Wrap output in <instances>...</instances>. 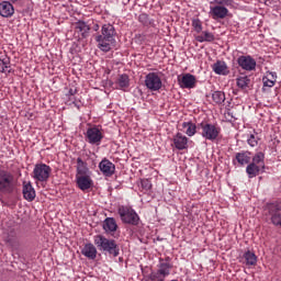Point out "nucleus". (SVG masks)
Instances as JSON below:
<instances>
[{
    "label": "nucleus",
    "mask_w": 281,
    "mask_h": 281,
    "mask_svg": "<svg viewBox=\"0 0 281 281\" xmlns=\"http://www.w3.org/2000/svg\"><path fill=\"white\" fill-rule=\"evenodd\" d=\"M69 94H70V95H75V94H76V90L70 89V90H69Z\"/></svg>",
    "instance_id": "37998d69"
},
{
    "label": "nucleus",
    "mask_w": 281,
    "mask_h": 281,
    "mask_svg": "<svg viewBox=\"0 0 281 281\" xmlns=\"http://www.w3.org/2000/svg\"><path fill=\"white\" fill-rule=\"evenodd\" d=\"M263 87H273L276 85L274 78L269 79V78H263Z\"/></svg>",
    "instance_id": "ea45409f"
},
{
    "label": "nucleus",
    "mask_w": 281,
    "mask_h": 281,
    "mask_svg": "<svg viewBox=\"0 0 281 281\" xmlns=\"http://www.w3.org/2000/svg\"><path fill=\"white\" fill-rule=\"evenodd\" d=\"M117 85L121 89H128L131 85V80L128 79V75L123 74L117 79Z\"/></svg>",
    "instance_id": "cd10ccee"
},
{
    "label": "nucleus",
    "mask_w": 281,
    "mask_h": 281,
    "mask_svg": "<svg viewBox=\"0 0 281 281\" xmlns=\"http://www.w3.org/2000/svg\"><path fill=\"white\" fill-rule=\"evenodd\" d=\"M104 135L102 131L98 127H89L86 133V139L89 144H94L95 146H100Z\"/></svg>",
    "instance_id": "6e6552de"
},
{
    "label": "nucleus",
    "mask_w": 281,
    "mask_h": 281,
    "mask_svg": "<svg viewBox=\"0 0 281 281\" xmlns=\"http://www.w3.org/2000/svg\"><path fill=\"white\" fill-rule=\"evenodd\" d=\"M158 273L166 280V276H170V265L161 263Z\"/></svg>",
    "instance_id": "473e14b6"
},
{
    "label": "nucleus",
    "mask_w": 281,
    "mask_h": 281,
    "mask_svg": "<svg viewBox=\"0 0 281 281\" xmlns=\"http://www.w3.org/2000/svg\"><path fill=\"white\" fill-rule=\"evenodd\" d=\"M225 115H226L227 120H229V122H232V120H236V119L234 117V113H232L231 111H228L227 113H225Z\"/></svg>",
    "instance_id": "a19ab883"
},
{
    "label": "nucleus",
    "mask_w": 281,
    "mask_h": 281,
    "mask_svg": "<svg viewBox=\"0 0 281 281\" xmlns=\"http://www.w3.org/2000/svg\"><path fill=\"white\" fill-rule=\"evenodd\" d=\"M23 196L25 201H34V199H36V191L34 187H32V182L23 184Z\"/></svg>",
    "instance_id": "a211bd4d"
},
{
    "label": "nucleus",
    "mask_w": 281,
    "mask_h": 281,
    "mask_svg": "<svg viewBox=\"0 0 281 281\" xmlns=\"http://www.w3.org/2000/svg\"><path fill=\"white\" fill-rule=\"evenodd\" d=\"M148 277H149V280H151V281H165L166 280L164 278V276H161L158 271L151 272Z\"/></svg>",
    "instance_id": "c9c22d12"
},
{
    "label": "nucleus",
    "mask_w": 281,
    "mask_h": 281,
    "mask_svg": "<svg viewBox=\"0 0 281 281\" xmlns=\"http://www.w3.org/2000/svg\"><path fill=\"white\" fill-rule=\"evenodd\" d=\"M229 14V10L223 5L211 7L210 15L214 21H218V19H225Z\"/></svg>",
    "instance_id": "ddd939ff"
},
{
    "label": "nucleus",
    "mask_w": 281,
    "mask_h": 281,
    "mask_svg": "<svg viewBox=\"0 0 281 281\" xmlns=\"http://www.w3.org/2000/svg\"><path fill=\"white\" fill-rule=\"evenodd\" d=\"M274 78V82L278 79V75L276 72H268V78Z\"/></svg>",
    "instance_id": "79ce46f5"
},
{
    "label": "nucleus",
    "mask_w": 281,
    "mask_h": 281,
    "mask_svg": "<svg viewBox=\"0 0 281 281\" xmlns=\"http://www.w3.org/2000/svg\"><path fill=\"white\" fill-rule=\"evenodd\" d=\"M214 3L225 8V5H232V3H234V0H214Z\"/></svg>",
    "instance_id": "58836bf2"
},
{
    "label": "nucleus",
    "mask_w": 281,
    "mask_h": 281,
    "mask_svg": "<svg viewBox=\"0 0 281 281\" xmlns=\"http://www.w3.org/2000/svg\"><path fill=\"white\" fill-rule=\"evenodd\" d=\"M251 83V79L247 76H241L237 78V87L239 89H247L249 85Z\"/></svg>",
    "instance_id": "c756f323"
},
{
    "label": "nucleus",
    "mask_w": 281,
    "mask_h": 281,
    "mask_svg": "<svg viewBox=\"0 0 281 281\" xmlns=\"http://www.w3.org/2000/svg\"><path fill=\"white\" fill-rule=\"evenodd\" d=\"M99 169L104 177H113L115 175V165L106 158L99 164Z\"/></svg>",
    "instance_id": "9b49d317"
},
{
    "label": "nucleus",
    "mask_w": 281,
    "mask_h": 281,
    "mask_svg": "<svg viewBox=\"0 0 281 281\" xmlns=\"http://www.w3.org/2000/svg\"><path fill=\"white\" fill-rule=\"evenodd\" d=\"M212 69L214 74H217V76H227V74H229V69H227V64L222 60H217L215 64H213Z\"/></svg>",
    "instance_id": "6ab92c4d"
},
{
    "label": "nucleus",
    "mask_w": 281,
    "mask_h": 281,
    "mask_svg": "<svg viewBox=\"0 0 281 281\" xmlns=\"http://www.w3.org/2000/svg\"><path fill=\"white\" fill-rule=\"evenodd\" d=\"M49 175H52V167L45 164H37L33 170V179L35 181L45 182L49 179Z\"/></svg>",
    "instance_id": "423d86ee"
},
{
    "label": "nucleus",
    "mask_w": 281,
    "mask_h": 281,
    "mask_svg": "<svg viewBox=\"0 0 281 281\" xmlns=\"http://www.w3.org/2000/svg\"><path fill=\"white\" fill-rule=\"evenodd\" d=\"M235 159L239 166H247L251 161V153L240 151L235 155Z\"/></svg>",
    "instance_id": "412c9836"
},
{
    "label": "nucleus",
    "mask_w": 281,
    "mask_h": 281,
    "mask_svg": "<svg viewBox=\"0 0 281 281\" xmlns=\"http://www.w3.org/2000/svg\"><path fill=\"white\" fill-rule=\"evenodd\" d=\"M261 168L262 167H260L254 162H250L246 168V172H247L249 179H254V177H258V175H260Z\"/></svg>",
    "instance_id": "4be33fe9"
},
{
    "label": "nucleus",
    "mask_w": 281,
    "mask_h": 281,
    "mask_svg": "<svg viewBox=\"0 0 281 281\" xmlns=\"http://www.w3.org/2000/svg\"><path fill=\"white\" fill-rule=\"evenodd\" d=\"M16 190V182L14 181V175L9 171H0V192L1 194H14Z\"/></svg>",
    "instance_id": "7ed1b4c3"
},
{
    "label": "nucleus",
    "mask_w": 281,
    "mask_h": 281,
    "mask_svg": "<svg viewBox=\"0 0 281 281\" xmlns=\"http://www.w3.org/2000/svg\"><path fill=\"white\" fill-rule=\"evenodd\" d=\"M178 82L182 89H194V85H196V78L194 75L187 74L182 77H179Z\"/></svg>",
    "instance_id": "f8f14e48"
},
{
    "label": "nucleus",
    "mask_w": 281,
    "mask_h": 281,
    "mask_svg": "<svg viewBox=\"0 0 281 281\" xmlns=\"http://www.w3.org/2000/svg\"><path fill=\"white\" fill-rule=\"evenodd\" d=\"M192 27L198 34H200V32H202L203 30V24H201V20L199 19L192 20Z\"/></svg>",
    "instance_id": "72a5a7b5"
},
{
    "label": "nucleus",
    "mask_w": 281,
    "mask_h": 281,
    "mask_svg": "<svg viewBox=\"0 0 281 281\" xmlns=\"http://www.w3.org/2000/svg\"><path fill=\"white\" fill-rule=\"evenodd\" d=\"M145 86L149 91H159L164 83L161 82V77L157 72H149L145 77Z\"/></svg>",
    "instance_id": "0eeeda50"
},
{
    "label": "nucleus",
    "mask_w": 281,
    "mask_h": 281,
    "mask_svg": "<svg viewBox=\"0 0 281 281\" xmlns=\"http://www.w3.org/2000/svg\"><path fill=\"white\" fill-rule=\"evenodd\" d=\"M244 258L248 267H254L258 262V257H256V254H254L251 250H247L244 254Z\"/></svg>",
    "instance_id": "a878e982"
},
{
    "label": "nucleus",
    "mask_w": 281,
    "mask_h": 281,
    "mask_svg": "<svg viewBox=\"0 0 281 281\" xmlns=\"http://www.w3.org/2000/svg\"><path fill=\"white\" fill-rule=\"evenodd\" d=\"M249 146H251V148H256V146H258V137H256V135L251 134L248 139H247Z\"/></svg>",
    "instance_id": "4c0bfd02"
},
{
    "label": "nucleus",
    "mask_w": 281,
    "mask_h": 281,
    "mask_svg": "<svg viewBox=\"0 0 281 281\" xmlns=\"http://www.w3.org/2000/svg\"><path fill=\"white\" fill-rule=\"evenodd\" d=\"M138 21H139V23H142L143 25H150V20L148 19V14H146V13H142V14L138 16Z\"/></svg>",
    "instance_id": "e433bc0d"
},
{
    "label": "nucleus",
    "mask_w": 281,
    "mask_h": 281,
    "mask_svg": "<svg viewBox=\"0 0 281 281\" xmlns=\"http://www.w3.org/2000/svg\"><path fill=\"white\" fill-rule=\"evenodd\" d=\"M212 98L216 104H223V102H225V92L215 91V92H213Z\"/></svg>",
    "instance_id": "2f4dec72"
},
{
    "label": "nucleus",
    "mask_w": 281,
    "mask_h": 281,
    "mask_svg": "<svg viewBox=\"0 0 281 281\" xmlns=\"http://www.w3.org/2000/svg\"><path fill=\"white\" fill-rule=\"evenodd\" d=\"M14 14V5L10 1H2L0 3V16L10 19Z\"/></svg>",
    "instance_id": "4468645a"
},
{
    "label": "nucleus",
    "mask_w": 281,
    "mask_h": 281,
    "mask_svg": "<svg viewBox=\"0 0 281 281\" xmlns=\"http://www.w3.org/2000/svg\"><path fill=\"white\" fill-rule=\"evenodd\" d=\"M215 38L216 37L212 33L203 31L201 35L195 37V41H198V43H212Z\"/></svg>",
    "instance_id": "5701e85b"
},
{
    "label": "nucleus",
    "mask_w": 281,
    "mask_h": 281,
    "mask_svg": "<svg viewBox=\"0 0 281 281\" xmlns=\"http://www.w3.org/2000/svg\"><path fill=\"white\" fill-rule=\"evenodd\" d=\"M119 216L126 225H139V215L128 206L119 207Z\"/></svg>",
    "instance_id": "20e7f679"
},
{
    "label": "nucleus",
    "mask_w": 281,
    "mask_h": 281,
    "mask_svg": "<svg viewBox=\"0 0 281 281\" xmlns=\"http://www.w3.org/2000/svg\"><path fill=\"white\" fill-rule=\"evenodd\" d=\"M252 164L255 166H260V168H265V154L259 151L252 157Z\"/></svg>",
    "instance_id": "7c9ffc66"
},
{
    "label": "nucleus",
    "mask_w": 281,
    "mask_h": 281,
    "mask_svg": "<svg viewBox=\"0 0 281 281\" xmlns=\"http://www.w3.org/2000/svg\"><path fill=\"white\" fill-rule=\"evenodd\" d=\"M94 245L98 247L99 251H102L105 255L108 254L109 256H112V258H117V256H120V245H117L115 239H109L103 235H97L94 237Z\"/></svg>",
    "instance_id": "f03ea898"
},
{
    "label": "nucleus",
    "mask_w": 281,
    "mask_h": 281,
    "mask_svg": "<svg viewBox=\"0 0 281 281\" xmlns=\"http://www.w3.org/2000/svg\"><path fill=\"white\" fill-rule=\"evenodd\" d=\"M263 78H269V80H273V77H269V74H267V77Z\"/></svg>",
    "instance_id": "a18cd8bd"
},
{
    "label": "nucleus",
    "mask_w": 281,
    "mask_h": 281,
    "mask_svg": "<svg viewBox=\"0 0 281 281\" xmlns=\"http://www.w3.org/2000/svg\"><path fill=\"white\" fill-rule=\"evenodd\" d=\"M281 204L280 203H272L268 205V212L271 216V222L273 225H279L281 227Z\"/></svg>",
    "instance_id": "1a4fd4ad"
},
{
    "label": "nucleus",
    "mask_w": 281,
    "mask_h": 281,
    "mask_svg": "<svg viewBox=\"0 0 281 281\" xmlns=\"http://www.w3.org/2000/svg\"><path fill=\"white\" fill-rule=\"evenodd\" d=\"M0 71L2 74H10V71H11L10 58L4 57V58L0 59Z\"/></svg>",
    "instance_id": "c85d7f7f"
},
{
    "label": "nucleus",
    "mask_w": 281,
    "mask_h": 281,
    "mask_svg": "<svg viewBox=\"0 0 281 281\" xmlns=\"http://www.w3.org/2000/svg\"><path fill=\"white\" fill-rule=\"evenodd\" d=\"M115 26L103 24L101 34L95 36L99 49L101 52H111V45L115 43Z\"/></svg>",
    "instance_id": "f257e3e1"
},
{
    "label": "nucleus",
    "mask_w": 281,
    "mask_h": 281,
    "mask_svg": "<svg viewBox=\"0 0 281 281\" xmlns=\"http://www.w3.org/2000/svg\"><path fill=\"white\" fill-rule=\"evenodd\" d=\"M173 144L178 150H186V148H188V137L181 133H178L173 137Z\"/></svg>",
    "instance_id": "dca6fc26"
},
{
    "label": "nucleus",
    "mask_w": 281,
    "mask_h": 281,
    "mask_svg": "<svg viewBox=\"0 0 281 281\" xmlns=\"http://www.w3.org/2000/svg\"><path fill=\"white\" fill-rule=\"evenodd\" d=\"M103 229L104 232H116L117 231V223L115 222V218L108 217L103 222Z\"/></svg>",
    "instance_id": "393cba45"
},
{
    "label": "nucleus",
    "mask_w": 281,
    "mask_h": 281,
    "mask_svg": "<svg viewBox=\"0 0 281 281\" xmlns=\"http://www.w3.org/2000/svg\"><path fill=\"white\" fill-rule=\"evenodd\" d=\"M77 186L79 190H89L93 186V180L89 176H77Z\"/></svg>",
    "instance_id": "2eb2a0df"
},
{
    "label": "nucleus",
    "mask_w": 281,
    "mask_h": 281,
    "mask_svg": "<svg viewBox=\"0 0 281 281\" xmlns=\"http://www.w3.org/2000/svg\"><path fill=\"white\" fill-rule=\"evenodd\" d=\"M140 188L145 192H148V190H150V188H153V183H150V180H148V179H143V180H140Z\"/></svg>",
    "instance_id": "f704fd0d"
},
{
    "label": "nucleus",
    "mask_w": 281,
    "mask_h": 281,
    "mask_svg": "<svg viewBox=\"0 0 281 281\" xmlns=\"http://www.w3.org/2000/svg\"><path fill=\"white\" fill-rule=\"evenodd\" d=\"M77 175H80V177L89 175V167L82 158H77Z\"/></svg>",
    "instance_id": "b1692460"
},
{
    "label": "nucleus",
    "mask_w": 281,
    "mask_h": 281,
    "mask_svg": "<svg viewBox=\"0 0 281 281\" xmlns=\"http://www.w3.org/2000/svg\"><path fill=\"white\" fill-rule=\"evenodd\" d=\"M11 3H16V2H19V1H21V0H9Z\"/></svg>",
    "instance_id": "c03bdc74"
},
{
    "label": "nucleus",
    "mask_w": 281,
    "mask_h": 281,
    "mask_svg": "<svg viewBox=\"0 0 281 281\" xmlns=\"http://www.w3.org/2000/svg\"><path fill=\"white\" fill-rule=\"evenodd\" d=\"M182 128H187L186 135H188L189 137H193V135H196V124L192 122L182 123Z\"/></svg>",
    "instance_id": "bb28decb"
},
{
    "label": "nucleus",
    "mask_w": 281,
    "mask_h": 281,
    "mask_svg": "<svg viewBox=\"0 0 281 281\" xmlns=\"http://www.w3.org/2000/svg\"><path fill=\"white\" fill-rule=\"evenodd\" d=\"M202 137L204 139H209V142H215V139H218V135H221V127L210 124V123H202Z\"/></svg>",
    "instance_id": "39448f33"
},
{
    "label": "nucleus",
    "mask_w": 281,
    "mask_h": 281,
    "mask_svg": "<svg viewBox=\"0 0 281 281\" xmlns=\"http://www.w3.org/2000/svg\"><path fill=\"white\" fill-rule=\"evenodd\" d=\"M237 64L241 69H245V71H254L256 69V59H254L251 56H240L237 59Z\"/></svg>",
    "instance_id": "9d476101"
},
{
    "label": "nucleus",
    "mask_w": 281,
    "mask_h": 281,
    "mask_svg": "<svg viewBox=\"0 0 281 281\" xmlns=\"http://www.w3.org/2000/svg\"><path fill=\"white\" fill-rule=\"evenodd\" d=\"M76 32L81 34V38H87L89 36V32H91V26H89L83 21H78L75 26Z\"/></svg>",
    "instance_id": "aec40b11"
},
{
    "label": "nucleus",
    "mask_w": 281,
    "mask_h": 281,
    "mask_svg": "<svg viewBox=\"0 0 281 281\" xmlns=\"http://www.w3.org/2000/svg\"><path fill=\"white\" fill-rule=\"evenodd\" d=\"M82 256H86V258H89L90 260H95L98 256V249L93 244H86L85 247L81 250Z\"/></svg>",
    "instance_id": "f3484780"
}]
</instances>
